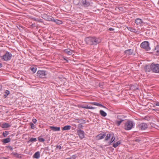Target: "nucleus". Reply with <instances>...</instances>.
Listing matches in <instances>:
<instances>
[{
	"mask_svg": "<svg viewBox=\"0 0 159 159\" xmlns=\"http://www.w3.org/2000/svg\"><path fill=\"white\" fill-rule=\"evenodd\" d=\"M128 29L130 31L133 32H135L136 31V30L135 29L132 28L131 27H129V28H128Z\"/></svg>",
	"mask_w": 159,
	"mask_h": 159,
	"instance_id": "4c0bfd02",
	"label": "nucleus"
},
{
	"mask_svg": "<svg viewBox=\"0 0 159 159\" xmlns=\"http://www.w3.org/2000/svg\"><path fill=\"white\" fill-rule=\"evenodd\" d=\"M30 70L33 71V73H34L37 70V68L36 67L31 66L30 67Z\"/></svg>",
	"mask_w": 159,
	"mask_h": 159,
	"instance_id": "7c9ffc66",
	"label": "nucleus"
},
{
	"mask_svg": "<svg viewBox=\"0 0 159 159\" xmlns=\"http://www.w3.org/2000/svg\"><path fill=\"white\" fill-rule=\"evenodd\" d=\"M9 134V132L8 131H3L2 133V135L4 137H6Z\"/></svg>",
	"mask_w": 159,
	"mask_h": 159,
	"instance_id": "f704fd0d",
	"label": "nucleus"
},
{
	"mask_svg": "<svg viewBox=\"0 0 159 159\" xmlns=\"http://www.w3.org/2000/svg\"><path fill=\"white\" fill-rule=\"evenodd\" d=\"M56 148H57L58 149H60L61 148V146L60 144L59 145L57 144L56 146Z\"/></svg>",
	"mask_w": 159,
	"mask_h": 159,
	"instance_id": "c03bdc74",
	"label": "nucleus"
},
{
	"mask_svg": "<svg viewBox=\"0 0 159 159\" xmlns=\"http://www.w3.org/2000/svg\"><path fill=\"white\" fill-rule=\"evenodd\" d=\"M148 127V125L145 123H141L137 125V128L140 130H144Z\"/></svg>",
	"mask_w": 159,
	"mask_h": 159,
	"instance_id": "0eeeda50",
	"label": "nucleus"
},
{
	"mask_svg": "<svg viewBox=\"0 0 159 159\" xmlns=\"http://www.w3.org/2000/svg\"><path fill=\"white\" fill-rule=\"evenodd\" d=\"M154 50L156 51L157 55H159V45H157L156 46Z\"/></svg>",
	"mask_w": 159,
	"mask_h": 159,
	"instance_id": "bb28decb",
	"label": "nucleus"
},
{
	"mask_svg": "<svg viewBox=\"0 0 159 159\" xmlns=\"http://www.w3.org/2000/svg\"><path fill=\"white\" fill-rule=\"evenodd\" d=\"M151 71L153 72L159 73V64L152 63L150 65Z\"/></svg>",
	"mask_w": 159,
	"mask_h": 159,
	"instance_id": "20e7f679",
	"label": "nucleus"
},
{
	"mask_svg": "<svg viewBox=\"0 0 159 159\" xmlns=\"http://www.w3.org/2000/svg\"><path fill=\"white\" fill-rule=\"evenodd\" d=\"M130 89L132 90H135L138 89V86L137 84L132 85L131 86Z\"/></svg>",
	"mask_w": 159,
	"mask_h": 159,
	"instance_id": "b1692460",
	"label": "nucleus"
},
{
	"mask_svg": "<svg viewBox=\"0 0 159 159\" xmlns=\"http://www.w3.org/2000/svg\"><path fill=\"white\" fill-rule=\"evenodd\" d=\"M89 107L88 105L86 106H85V109H89Z\"/></svg>",
	"mask_w": 159,
	"mask_h": 159,
	"instance_id": "3c124183",
	"label": "nucleus"
},
{
	"mask_svg": "<svg viewBox=\"0 0 159 159\" xmlns=\"http://www.w3.org/2000/svg\"><path fill=\"white\" fill-rule=\"evenodd\" d=\"M109 30H110V31H113L114 30V29H113L112 28H110L109 29Z\"/></svg>",
	"mask_w": 159,
	"mask_h": 159,
	"instance_id": "8fccbe9b",
	"label": "nucleus"
},
{
	"mask_svg": "<svg viewBox=\"0 0 159 159\" xmlns=\"http://www.w3.org/2000/svg\"><path fill=\"white\" fill-rule=\"evenodd\" d=\"M6 147L7 148H9L11 151H12L13 150V148L12 147H11V146H6Z\"/></svg>",
	"mask_w": 159,
	"mask_h": 159,
	"instance_id": "a18cd8bd",
	"label": "nucleus"
},
{
	"mask_svg": "<svg viewBox=\"0 0 159 159\" xmlns=\"http://www.w3.org/2000/svg\"><path fill=\"white\" fill-rule=\"evenodd\" d=\"M0 126L2 128H8L11 126L10 125L6 123H3Z\"/></svg>",
	"mask_w": 159,
	"mask_h": 159,
	"instance_id": "aec40b11",
	"label": "nucleus"
},
{
	"mask_svg": "<svg viewBox=\"0 0 159 159\" xmlns=\"http://www.w3.org/2000/svg\"><path fill=\"white\" fill-rule=\"evenodd\" d=\"M126 116L123 115L121 114H119L117 116V120H122V121H124L126 120Z\"/></svg>",
	"mask_w": 159,
	"mask_h": 159,
	"instance_id": "9d476101",
	"label": "nucleus"
},
{
	"mask_svg": "<svg viewBox=\"0 0 159 159\" xmlns=\"http://www.w3.org/2000/svg\"><path fill=\"white\" fill-rule=\"evenodd\" d=\"M144 70L146 72H150L151 71L150 65H146L144 67Z\"/></svg>",
	"mask_w": 159,
	"mask_h": 159,
	"instance_id": "412c9836",
	"label": "nucleus"
},
{
	"mask_svg": "<svg viewBox=\"0 0 159 159\" xmlns=\"http://www.w3.org/2000/svg\"><path fill=\"white\" fill-rule=\"evenodd\" d=\"M85 106H84V105H81L79 106V107L84 108Z\"/></svg>",
	"mask_w": 159,
	"mask_h": 159,
	"instance_id": "09e8293b",
	"label": "nucleus"
},
{
	"mask_svg": "<svg viewBox=\"0 0 159 159\" xmlns=\"http://www.w3.org/2000/svg\"><path fill=\"white\" fill-rule=\"evenodd\" d=\"M73 2L75 5H77L79 3L80 1L79 0H74Z\"/></svg>",
	"mask_w": 159,
	"mask_h": 159,
	"instance_id": "a19ab883",
	"label": "nucleus"
},
{
	"mask_svg": "<svg viewBox=\"0 0 159 159\" xmlns=\"http://www.w3.org/2000/svg\"><path fill=\"white\" fill-rule=\"evenodd\" d=\"M33 20L35 21H38L39 22H43L42 21V20L41 19H40L38 18H33Z\"/></svg>",
	"mask_w": 159,
	"mask_h": 159,
	"instance_id": "e433bc0d",
	"label": "nucleus"
},
{
	"mask_svg": "<svg viewBox=\"0 0 159 159\" xmlns=\"http://www.w3.org/2000/svg\"><path fill=\"white\" fill-rule=\"evenodd\" d=\"M81 5L84 7H87L90 5V3L87 0H82L81 1Z\"/></svg>",
	"mask_w": 159,
	"mask_h": 159,
	"instance_id": "f8f14e48",
	"label": "nucleus"
},
{
	"mask_svg": "<svg viewBox=\"0 0 159 159\" xmlns=\"http://www.w3.org/2000/svg\"><path fill=\"white\" fill-rule=\"evenodd\" d=\"M115 138L114 137V135L112 136L111 141H110L108 143V144L109 145H111V143H112L113 142H115Z\"/></svg>",
	"mask_w": 159,
	"mask_h": 159,
	"instance_id": "2f4dec72",
	"label": "nucleus"
},
{
	"mask_svg": "<svg viewBox=\"0 0 159 159\" xmlns=\"http://www.w3.org/2000/svg\"><path fill=\"white\" fill-rule=\"evenodd\" d=\"M135 23L137 25H140L142 23H143V22L141 19L137 18L135 20Z\"/></svg>",
	"mask_w": 159,
	"mask_h": 159,
	"instance_id": "4468645a",
	"label": "nucleus"
},
{
	"mask_svg": "<svg viewBox=\"0 0 159 159\" xmlns=\"http://www.w3.org/2000/svg\"><path fill=\"white\" fill-rule=\"evenodd\" d=\"M38 139L39 141L41 142H44L45 141L44 139L43 138H42L41 136L38 137Z\"/></svg>",
	"mask_w": 159,
	"mask_h": 159,
	"instance_id": "72a5a7b5",
	"label": "nucleus"
},
{
	"mask_svg": "<svg viewBox=\"0 0 159 159\" xmlns=\"http://www.w3.org/2000/svg\"><path fill=\"white\" fill-rule=\"evenodd\" d=\"M118 9H119V10H121L123 9V8L121 7H120L118 8Z\"/></svg>",
	"mask_w": 159,
	"mask_h": 159,
	"instance_id": "5fc2aeb1",
	"label": "nucleus"
},
{
	"mask_svg": "<svg viewBox=\"0 0 159 159\" xmlns=\"http://www.w3.org/2000/svg\"><path fill=\"white\" fill-rule=\"evenodd\" d=\"M37 141V139L36 138H31L29 141V142H34Z\"/></svg>",
	"mask_w": 159,
	"mask_h": 159,
	"instance_id": "ea45409f",
	"label": "nucleus"
},
{
	"mask_svg": "<svg viewBox=\"0 0 159 159\" xmlns=\"http://www.w3.org/2000/svg\"><path fill=\"white\" fill-rule=\"evenodd\" d=\"M12 54L8 52L0 51V57L4 61H7L10 60L12 57Z\"/></svg>",
	"mask_w": 159,
	"mask_h": 159,
	"instance_id": "f03ea898",
	"label": "nucleus"
},
{
	"mask_svg": "<svg viewBox=\"0 0 159 159\" xmlns=\"http://www.w3.org/2000/svg\"><path fill=\"white\" fill-rule=\"evenodd\" d=\"M154 105L153 106L154 107H155V106H159V102H156V103H154Z\"/></svg>",
	"mask_w": 159,
	"mask_h": 159,
	"instance_id": "49530a36",
	"label": "nucleus"
},
{
	"mask_svg": "<svg viewBox=\"0 0 159 159\" xmlns=\"http://www.w3.org/2000/svg\"><path fill=\"white\" fill-rule=\"evenodd\" d=\"M80 138L81 139H83L84 137V132L81 130H77V131Z\"/></svg>",
	"mask_w": 159,
	"mask_h": 159,
	"instance_id": "9b49d317",
	"label": "nucleus"
},
{
	"mask_svg": "<svg viewBox=\"0 0 159 159\" xmlns=\"http://www.w3.org/2000/svg\"><path fill=\"white\" fill-rule=\"evenodd\" d=\"M71 126L70 125H66L62 127V129L63 130H69L71 129Z\"/></svg>",
	"mask_w": 159,
	"mask_h": 159,
	"instance_id": "a878e982",
	"label": "nucleus"
},
{
	"mask_svg": "<svg viewBox=\"0 0 159 159\" xmlns=\"http://www.w3.org/2000/svg\"><path fill=\"white\" fill-rule=\"evenodd\" d=\"M120 141H119L116 142V143H114L113 145V147L115 148H116L120 144Z\"/></svg>",
	"mask_w": 159,
	"mask_h": 159,
	"instance_id": "c756f323",
	"label": "nucleus"
},
{
	"mask_svg": "<svg viewBox=\"0 0 159 159\" xmlns=\"http://www.w3.org/2000/svg\"><path fill=\"white\" fill-rule=\"evenodd\" d=\"M123 121L117 120L115 121V124L118 126H119Z\"/></svg>",
	"mask_w": 159,
	"mask_h": 159,
	"instance_id": "393cba45",
	"label": "nucleus"
},
{
	"mask_svg": "<svg viewBox=\"0 0 159 159\" xmlns=\"http://www.w3.org/2000/svg\"><path fill=\"white\" fill-rule=\"evenodd\" d=\"M30 125L31 126V128L32 129H33L35 128L34 125V124L32 122H30L29 123Z\"/></svg>",
	"mask_w": 159,
	"mask_h": 159,
	"instance_id": "79ce46f5",
	"label": "nucleus"
},
{
	"mask_svg": "<svg viewBox=\"0 0 159 159\" xmlns=\"http://www.w3.org/2000/svg\"><path fill=\"white\" fill-rule=\"evenodd\" d=\"M134 50L133 49H129L126 50L125 51V54L128 55H130L133 54Z\"/></svg>",
	"mask_w": 159,
	"mask_h": 159,
	"instance_id": "f3484780",
	"label": "nucleus"
},
{
	"mask_svg": "<svg viewBox=\"0 0 159 159\" xmlns=\"http://www.w3.org/2000/svg\"><path fill=\"white\" fill-rule=\"evenodd\" d=\"M153 110H154V111H157V109H153Z\"/></svg>",
	"mask_w": 159,
	"mask_h": 159,
	"instance_id": "4d7b16f0",
	"label": "nucleus"
},
{
	"mask_svg": "<svg viewBox=\"0 0 159 159\" xmlns=\"http://www.w3.org/2000/svg\"><path fill=\"white\" fill-rule=\"evenodd\" d=\"M90 103L92 105L97 106H99L100 107H102L103 108H107L105 106H104L102 105L101 104L98 102H90Z\"/></svg>",
	"mask_w": 159,
	"mask_h": 159,
	"instance_id": "6ab92c4d",
	"label": "nucleus"
},
{
	"mask_svg": "<svg viewBox=\"0 0 159 159\" xmlns=\"http://www.w3.org/2000/svg\"><path fill=\"white\" fill-rule=\"evenodd\" d=\"M114 135V134L112 132H108V133L107 135L104 140L105 141H107L111 137Z\"/></svg>",
	"mask_w": 159,
	"mask_h": 159,
	"instance_id": "ddd939ff",
	"label": "nucleus"
},
{
	"mask_svg": "<svg viewBox=\"0 0 159 159\" xmlns=\"http://www.w3.org/2000/svg\"><path fill=\"white\" fill-rule=\"evenodd\" d=\"M75 120L76 122L79 123L85 124L86 123L85 120H84L80 118L76 119Z\"/></svg>",
	"mask_w": 159,
	"mask_h": 159,
	"instance_id": "a211bd4d",
	"label": "nucleus"
},
{
	"mask_svg": "<svg viewBox=\"0 0 159 159\" xmlns=\"http://www.w3.org/2000/svg\"><path fill=\"white\" fill-rule=\"evenodd\" d=\"M12 154L14 155L16 157L19 158H21V157L20 156V154H19L18 153H12Z\"/></svg>",
	"mask_w": 159,
	"mask_h": 159,
	"instance_id": "473e14b6",
	"label": "nucleus"
},
{
	"mask_svg": "<svg viewBox=\"0 0 159 159\" xmlns=\"http://www.w3.org/2000/svg\"><path fill=\"white\" fill-rule=\"evenodd\" d=\"M2 63H0V68H1L2 67Z\"/></svg>",
	"mask_w": 159,
	"mask_h": 159,
	"instance_id": "6e6d98bb",
	"label": "nucleus"
},
{
	"mask_svg": "<svg viewBox=\"0 0 159 159\" xmlns=\"http://www.w3.org/2000/svg\"><path fill=\"white\" fill-rule=\"evenodd\" d=\"M49 128L54 131H59L60 130V127L54 126H50Z\"/></svg>",
	"mask_w": 159,
	"mask_h": 159,
	"instance_id": "dca6fc26",
	"label": "nucleus"
},
{
	"mask_svg": "<svg viewBox=\"0 0 159 159\" xmlns=\"http://www.w3.org/2000/svg\"><path fill=\"white\" fill-rule=\"evenodd\" d=\"M52 21L55 22L57 25H60L62 23V22L61 20L58 19L55 20L53 18Z\"/></svg>",
	"mask_w": 159,
	"mask_h": 159,
	"instance_id": "4be33fe9",
	"label": "nucleus"
},
{
	"mask_svg": "<svg viewBox=\"0 0 159 159\" xmlns=\"http://www.w3.org/2000/svg\"><path fill=\"white\" fill-rule=\"evenodd\" d=\"M40 157V154L39 152H36L33 155V157L36 159H38Z\"/></svg>",
	"mask_w": 159,
	"mask_h": 159,
	"instance_id": "5701e85b",
	"label": "nucleus"
},
{
	"mask_svg": "<svg viewBox=\"0 0 159 159\" xmlns=\"http://www.w3.org/2000/svg\"><path fill=\"white\" fill-rule=\"evenodd\" d=\"M149 45V43L148 42L145 41L141 43L140 46L141 48L144 49L146 51H148L151 49Z\"/></svg>",
	"mask_w": 159,
	"mask_h": 159,
	"instance_id": "39448f33",
	"label": "nucleus"
},
{
	"mask_svg": "<svg viewBox=\"0 0 159 159\" xmlns=\"http://www.w3.org/2000/svg\"><path fill=\"white\" fill-rule=\"evenodd\" d=\"M48 72L46 71L39 70L37 73V76L41 78H47Z\"/></svg>",
	"mask_w": 159,
	"mask_h": 159,
	"instance_id": "423d86ee",
	"label": "nucleus"
},
{
	"mask_svg": "<svg viewBox=\"0 0 159 159\" xmlns=\"http://www.w3.org/2000/svg\"><path fill=\"white\" fill-rule=\"evenodd\" d=\"M100 113L101 116L103 117H105L107 115V114L102 110H100L99 111Z\"/></svg>",
	"mask_w": 159,
	"mask_h": 159,
	"instance_id": "cd10ccee",
	"label": "nucleus"
},
{
	"mask_svg": "<svg viewBox=\"0 0 159 159\" xmlns=\"http://www.w3.org/2000/svg\"><path fill=\"white\" fill-rule=\"evenodd\" d=\"M1 89V86H0V90Z\"/></svg>",
	"mask_w": 159,
	"mask_h": 159,
	"instance_id": "bf43d9fd",
	"label": "nucleus"
},
{
	"mask_svg": "<svg viewBox=\"0 0 159 159\" xmlns=\"http://www.w3.org/2000/svg\"><path fill=\"white\" fill-rule=\"evenodd\" d=\"M135 123L132 121L128 120L124 123V129L126 130H131L134 126Z\"/></svg>",
	"mask_w": 159,
	"mask_h": 159,
	"instance_id": "7ed1b4c3",
	"label": "nucleus"
},
{
	"mask_svg": "<svg viewBox=\"0 0 159 159\" xmlns=\"http://www.w3.org/2000/svg\"><path fill=\"white\" fill-rule=\"evenodd\" d=\"M64 60H66V61H67V60L66 59H65V58H64Z\"/></svg>",
	"mask_w": 159,
	"mask_h": 159,
	"instance_id": "13d9d810",
	"label": "nucleus"
},
{
	"mask_svg": "<svg viewBox=\"0 0 159 159\" xmlns=\"http://www.w3.org/2000/svg\"><path fill=\"white\" fill-rule=\"evenodd\" d=\"M11 139L9 138L4 139L3 140V142L4 143H9Z\"/></svg>",
	"mask_w": 159,
	"mask_h": 159,
	"instance_id": "c85d7f7f",
	"label": "nucleus"
},
{
	"mask_svg": "<svg viewBox=\"0 0 159 159\" xmlns=\"http://www.w3.org/2000/svg\"><path fill=\"white\" fill-rule=\"evenodd\" d=\"M42 17L45 20L48 21H52V19H53V17L46 14H43L42 15Z\"/></svg>",
	"mask_w": 159,
	"mask_h": 159,
	"instance_id": "6e6552de",
	"label": "nucleus"
},
{
	"mask_svg": "<svg viewBox=\"0 0 159 159\" xmlns=\"http://www.w3.org/2000/svg\"><path fill=\"white\" fill-rule=\"evenodd\" d=\"M104 85V83L103 82H100L99 83V86L101 88H103Z\"/></svg>",
	"mask_w": 159,
	"mask_h": 159,
	"instance_id": "37998d69",
	"label": "nucleus"
},
{
	"mask_svg": "<svg viewBox=\"0 0 159 159\" xmlns=\"http://www.w3.org/2000/svg\"><path fill=\"white\" fill-rule=\"evenodd\" d=\"M95 109V107H89V109Z\"/></svg>",
	"mask_w": 159,
	"mask_h": 159,
	"instance_id": "603ef678",
	"label": "nucleus"
},
{
	"mask_svg": "<svg viewBox=\"0 0 159 159\" xmlns=\"http://www.w3.org/2000/svg\"><path fill=\"white\" fill-rule=\"evenodd\" d=\"M106 135V133L103 132L96 136V139L97 140H101L103 139Z\"/></svg>",
	"mask_w": 159,
	"mask_h": 159,
	"instance_id": "1a4fd4ad",
	"label": "nucleus"
},
{
	"mask_svg": "<svg viewBox=\"0 0 159 159\" xmlns=\"http://www.w3.org/2000/svg\"><path fill=\"white\" fill-rule=\"evenodd\" d=\"M4 93H5V94H4V96H5V97L6 98L10 94V92L9 90H5Z\"/></svg>",
	"mask_w": 159,
	"mask_h": 159,
	"instance_id": "c9c22d12",
	"label": "nucleus"
},
{
	"mask_svg": "<svg viewBox=\"0 0 159 159\" xmlns=\"http://www.w3.org/2000/svg\"><path fill=\"white\" fill-rule=\"evenodd\" d=\"M83 127V125L81 124L78 125L77 131L79 130H81L82 129Z\"/></svg>",
	"mask_w": 159,
	"mask_h": 159,
	"instance_id": "58836bf2",
	"label": "nucleus"
},
{
	"mask_svg": "<svg viewBox=\"0 0 159 159\" xmlns=\"http://www.w3.org/2000/svg\"><path fill=\"white\" fill-rule=\"evenodd\" d=\"M86 43L90 45H96L101 42L100 39L99 38L95 37H89L85 39Z\"/></svg>",
	"mask_w": 159,
	"mask_h": 159,
	"instance_id": "f257e3e1",
	"label": "nucleus"
},
{
	"mask_svg": "<svg viewBox=\"0 0 159 159\" xmlns=\"http://www.w3.org/2000/svg\"><path fill=\"white\" fill-rule=\"evenodd\" d=\"M64 52L66 54L70 55H71L74 52L73 51L71 50L70 49H66L64 50Z\"/></svg>",
	"mask_w": 159,
	"mask_h": 159,
	"instance_id": "2eb2a0df",
	"label": "nucleus"
},
{
	"mask_svg": "<svg viewBox=\"0 0 159 159\" xmlns=\"http://www.w3.org/2000/svg\"><path fill=\"white\" fill-rule=\"evenodd\" d=\"M32 121L35 124L37 121V120L35 119H33Z\"/></svg>",
	"mask_w": 159,
	"mask_h": 159,
	"instance_id": "de8ad7c7",
	"label": "nucleus"
},
{
	"mask_svg": "<svg viewBox=\"0 0 159 159\" xmlns=\"http://www.w3.org/2000/svg\"><path fill=\"white\" fill-rule=\"evenodd\" d=\"M1 159H7V158L5 157H2L0 158Z\"/></svg>",
	"mask_w": 159,
	"mask_h": 159,
	"instance_id": "864d4df0",
	"label": "nucleus"
}]
</instances>
